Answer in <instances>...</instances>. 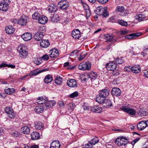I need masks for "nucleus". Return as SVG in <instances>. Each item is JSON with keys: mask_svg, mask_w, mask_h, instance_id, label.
Returning a JSON list of instances; mask_svg holds the SVG:
<instances>
[{"mask_svg": "<svg viewBox=\"0 0 148 148\" xmlns=\"http://www.w3.org/2000/svg\"><path fill=\"white\" fill-rule=\"evenodd\" d=\"M128 140L127 138L123 136L117 138L115 141L116 144L119 146H125L128 143Z\"/></svg>", "mask_w": 148, "mask_h": 148, "instance_id": "nucleus-1", "label": "nucleus"}, {"mask_svg": "<svg viewBox=\"0 0 148 148\" xmlns=\"http://www.w3.org/2000/svg\"><path fill=\"white\" fill-rule=\"evenodd\" d=\"M45 31V28L44 27H40L38 29V31L34 35V38L37 41L42 40L44 35L43 34V33Z\"/></svg>", "mask_w": 148, "mask_h": 148, "instance_id": "nucleus-2", "label": "nucleus"}, {"mask_svg": "<svg viewBox=\"0 0 148 148\" xmlns=\"http://www.w3.org/2000/svg\"><path fill=\"white\" fill-rule=\"evenodd\" d=\"M69 5V3L66 0H61L58 2V6L59 9L64 11L68 9Z\"/></svg>", "mask_w": 148, "mask_h": 148, "instance_id": "nucleus-3", "label": "nucleus"}, {"mask_svg": "<svg viewBox=\"0 0 148 148\" xmlns=\"http://www.w3.org/2000/svg\"><path fill=\"white\" fill-rule=\"evenodd\" d=\"M5 112L9 114L8 117L9 118L13 119L16 117V113L14 112L12 108L9 107H6L5 108Z\"/></svg>", "mask_w": 148, "mask_h": 148, "instance_id": "nucleus-4", "label": "nucleus"}, {"mask_svg": "<svg viewBox=\"0 0 148 148\" xmlns=\"http://www.w3.org/2000/svg\"><path fill=\"white\" fill-rule=\"evenodd\" d=\"M91 67V64L89 61L86 63H81L79 65L78 68L79 69L85 71L89 70Z\"/></svg>", "mask_w": 148, "mask_h": 148, "instance_id": "nucleus-5", "label": "nucleus"}, {"mask_svg": "<svg viewBox=\"0 0 148 148\" xmlns=\"http://www.w3.org/2000/svg\"><path fill=\"white\" fill-rule=\"evenodd\" d=\"M121 109L130 116H134L136 113V111L135 109L128 108L127 107L123 106Z\"/></svg>", "mask_w": 148, "mask_h": 148, "instance_id": "nucleus-6", "label": "nucleus"}, {"mask_svg": "<svg viewBox=\"0 0 148 148\" xmlns=\"http://www.w3.org/2000/svg\"><path fill=\"white\" fill-rule=\"evenodd\" d=\"M106 65L107 69L108 71H114L117 66L116 64L114 61L107 63Z\"/></svg>", "mask_w": 148, "mask_h": 148, "instance_id": "nucleus-7", "label": "nucleus"}, {"mask_svg": "<svg viewBox=\"0 0 148 148\" xmlns=\"http://www.w3.org/2000/svg\"><path fill=\"white\" fill-rule=\"evenodd\" d=\"M28 19V17L27 16L23 15L18 20V24L21 26L25 25L27 23V20Z\"/></svg>", "mask_w": 148, "mask_h": 148, "instance_id": "nucleus-8", "label": "nucleus"}, {"mask_svg": "<svg viewBox=\"0 0 148 148\" xmlns=\"http://www.w3.org/2000/svg\"><path fill=\"white\" fill-rule=\"evenodd\" d=\"M9 8V4L4 0L0 3V10L6 12Z\"/></svg>", "mask_w": 148, "mask_h": 148, "instance_id": "nucleus-9", "label": "nucleus"}, {"mask_svg": "<svg viewBox=\"0 0 148 148\" xmlns=\"http://www.w3.org/2000/svg\"><path fill=\"white\" fill-rule=\"evenodd\" d=\"M19 56L22 58H25L28 56V53L24 48H21L19 52Z\"/></svg>", "mask_w": 148, "mask_h": 148, "instance_id": "nucleus-10", "label": "nucleus"}, {"mask_svg": "<svg viewBox=\"0 0 148 148\" xmlns=\"http://www.w3.org/2000/svg\"><path fill=\"white\" fill-rule=\"evenodd\" d=\"M49 55L51 58H54L58 57L59 55L58 50L55 49H52L49 51Z\"/></svg>", "mask_w": 148, "mask_h": 148, "instance_id": "nucleus-11", "label": "nucleus"}, {"mask_svg": "<svg viewBox=\"0 0 148 148\" xmlns=\"http://www.w3.org/2000/svg\"><path fill=\"white\" fill-rule=\"evenodd\" d=\"M80 34L81 33L79 29H76L72 31V36L75 39H79L81 36Z\"/></svg>", "mask_w": 148, "mask_h": 148, "instance_id": "nucleus-12", "label": "nucleus"}, {"mask_svg": "<svg viewBox=\"0 0 148 148\" xmlns=\"http://www.w3.org/2000/svg\"><path fill=\"white\" fill-rule=\"evenodd\" d=\"M32 36L30 33L26 32L23 34L21 36V38L25 41H28L30 40L32 38Z\"/></svg>", "mask_w": 148, "mask_h": 148, "instance_id": "nucleus-13", "label": "nucleus"}, {"mask_svg": "<svg viewBox=\"0 0 148 148\" xmlns=\"http://www.w3.org/2000/svg\"><path fill=\"white\" fill-rule=\"evenodd\" d=\"M142 34L141 33H131L129 35H126L125 38L128 39H134L141 35Z\"/></svg>", "mask_w": 148, "mask_h": 148, "instance_id": "nucleus-14", "label": "nucleus"}, {"mask_svg": "<svg viewBox=\"0 0 148 148\" xmlns=\"http://www.w3.org/2000/svg\"><path fill=\"white\" fill-rule=\"evenodd\" d=\"M99 94L101 97L106 98L109 94V91L108 89H103L99 90Z\"/></svg>", "mask_w": 148, "mask_h": 148, "instance_id": "nucleus-15", "label": "nucleus"}, {"mask_svg": "<svg viewBox=\"0 0 148 148\" xmlns=\"http://www.w3.org/2000/svg\"><path fill=\"white\" fill-rule=\"evenodd\" d=\"M121 93V90L117 88H114L111 90V94L112 95L118 96L120 95Z\"/></svg>", "mask_w": 148, "mask_h": 148, "instance_id": "nucleus-16", "label": "nucleus"}, {"mask_svg": "<svg viewBox=\"0 0 148 148\" xmlns=\"http://www.w3.org/2000/svg\"><path fill=\"white\" fill-rule=\"evenodd\" d=\"M147 127L145 121H140L137 125V129L139 130H142Z\"/></svg>", "mask_w": 148, "mask_h": 148, "instance_id": "nucleus-17", "label": "nucleus"}, {"mask_svg": "<svg viewBox=\"0 0 148 148\" xmlns=\"http://www.w3.org/2000/svg\"><path fill=\"white\" fill-rule=\"evenodd\" d=\"M87 76L88 79H90V80L92 81H94L97 78V75L96 72H91L88 74Z\"/></svg>", "mask_w": 148, "mask_h": 148, "instance_id": "nucleus-18", "label": "nucleus"}, {"mask_svg": "<svg viewBox=\"0 0 148 148\" xmlns=\"http://www.w3.org/2000/svg\"><path fill=\"white\" fill-rule=\"evenodd\" d=\"M91 110L93 112L100 113L102 112V109L101 107L98 106H95L91 108Z\"/></svg>", "mask_w": 148, "mask_h": 148, "instance_id": "nucleus-19", "label": "nucleus"}, {"mask_svg": "<svg viewBox=\"0 0 148 148\" xmlns=\"http://www.w3.org/2000/svg\"><path fill=\"white\" fill-rule=\"evenodd\" d=\"M48 21L47 18L44 15H41L38 21L39 23L42 24H45L47 23Z\"/></svg>", "mask_w": 148, "mask_h": 148, "instance_id": "nucleus-20", "label": "nucleus"}, {"mask_svg": "<svg viewBox=\"0 0 148 148\" xmlns=\"http://www.w3.org/2000/svg\"><path fill=\"white\" fill-rule=\"evenodd\" d=\"M50 45L49 41L48 40H42L40 42V45L41 47L46 48Z\"/></svg>", "mask_w": 148, "mask_h": 148, "instance_id": "nucleus-21", "label": "nucleus"}, {"mask_svg": "<svg viewBox=\"0 0 148 148\" xmlns=\"http://www.w3.org/2000/svg\"><path fill=\"white\" fill-rule=\"evenodd\" d=\"M67 84L69 86L71 87H76L77 86V82L76 80L74 79H71L69 80H68Z\"/></svg>", "mask_w": 148, "mask_h": 148, "instance_id": "nucleus-22", "label": "nucleus"}, {"mask_svg": "<svg viewBox=\"0 0 148 148\" xmlns=\"http://www.w3.org/2000/svg\"><path fill=\"white\" fill-rule=\"evenodd\" d=\"M99 12L100 14H101L104 17H106L109 15V13L104 8H99L97 9Z\"/></svg>", "mask_w": 148, "mask_h": 148, "instance_id": "nucleus-23", "label": "nucleus"}, {"mask_svg": "<svg viewBox=\"0 0 148 148\" xmlns=\"http://www.w3.org/2000/svg\"><path fill=\"white\" fill-rule=\"evenodd\" d=\"M58 6L54 4H51L50 5L48 9V11L51 13H54L56 12L58 10Z\"/></svg>", "mask_w": 148, "mask_h": 148, "instance_id": "nucleus-24", "label": "nucleus"}, {"mask_svg": "<svg viewBox=\"0 0 148 148\" xmlns=\"http://www.w3.org/2000/svg\"><path fill=\"white\" fill-rule=\"evenodd\" d=\"M47 98L43 97H38L37 100V103L38 104H42L47 102Z\"/></svg>", "mask_w": 148, "mask_h": 148, "instance_id": "nucleus-25", "label": "nucleus"}, {"mask_svg": "<svg viewBox=\"0 0 148 148\" xmlns=\"http://www.w3.org/2000/svg\"><path fill=\"white\" fill-rule=\"evenodd\" d=\"M47 70H48V69H45L42 70L41 71H38L37 70H34L31 71L29 73V75L30 76H36L42 72L46 71Z\"/></svg>", "mask_w": 148, "mask_h": 148, "instance_id": "nucleus-26", "label": "nucleus"}, {"mask_svg": "<svg viewBox=\"0 0 148 148\" xmlns=\"http://www.w3.org/2000/svg\"><path fill=\"white\" fill-rule=\"evenodd\" d=\"M21 131L24 134H29L30 132V128L27 126H24L21 128Z\"/></svg>", "mask_w": 148, "mask_h": 148, "instance_id": "nucleus-27", "label": "nucleus"}, {"mask_svg": "<svg viewBox=\"0 0 148 148\" xmlns=\"http://www.w3.org/2000/svg\"><path fill=\"white\" fill-rule=\"evenodd\" d=\"M5 31L6 33L11 34L14 32L15 29L12 26H10L6 27Z\"/></svg>", "mask_w": 148, "mask_h": 148, "instance_id": "nucleus-28", "label": "nucleus"}, {"mask_svg": "<svg viewBox=\"0 0 148 148\" xmlns=\"http://www.w3.org/2000/svg\"><path fill=\"white\" fill-rule=\"evenodd\" d=\"M105 99L103 97L100 96V95L99 94V95L96 98L95 101L99 104H102L104 103Z\"/></svg>", "mask_w": 148, "mask_h": 148, "instance_id": "nucleus-29", "label": "nucleus"}, {"mask_svg": "<svg viewBox=\"0 0 148 148\" xmlns=\"http://www.w3.org/2000/svg\"><path fill=\"white\" fill-rule=\"evenodd\" d=\"M60 146L58 141H53L51 145L50 148H60Z\"/></svg>", "mask_w": 148, "mask_h": 148, "instance_id": "nucleus-30", "label": "nucleus"}, {"mask_svg": "<svg viewBox=\"0 0 148 148\" xmlns=\"http://www.w3.org/2000/svg\"><path fill=\"white\" fill-rule=\"evenodd\" d=\"M31 136L32 140L38 139L40 137L39 134L38 132H33L31 134Z\"/></svg>", "mask_w": 148, "mask_h": 148, "instance_id": "nucleus-31", "label": "nucleus"}, {"mask_svg": "<svg viewBox=\"0 0 148 148\" xmlns=\"http://www.w3.org/2000/svg\"><path fill=\"white\" fill-rule=\"evenodd\" d=\"M53 80L51 75L49 74L47 75L44 79V82L47 84L51 82Z\"/></svg>", "mask_w": 148, "mask_h": 148, "instance_id": "nucleus-32", "label": "nucleus"}, {"mask_svg": "<svg viewBox=\"0 0 148 148\" xmlns=\"http://www.w3.org/2000/svg\"><path fill=\"white\" fill-rule=\"evenodd\" d=\"M145 16L144 14H141L137 15L135 16V19L139 21H143L145 18Z\"/></svg>", "mask_w": 148, "mask_h": 148, "instance_id": "nucleus-33", "label": "nucleus"}, {"mask_svg": "<svg viewBox=\"0 0 148 148\" xmlns=\"http://www.w3.org/2000/svg\"><path fill=\"white\" fill-rule=\"evenodd\" d=\"M50 18L52 21L53 22H57L61 19L60 17L59 14H57L54 15L52 17H51Z\"/></svg>", "mask_w": 148, "mask_h": 148, "instance_id": "nucleus-34", "label": "nucleus"}, {"mask_svg": "<svg viewBox=\"0 0 148 148\" xmlns=\"http://www.w3.org/2000/svg\"><path fill=\"white\" fill-rule=\"evenodd\" d=\"M138 113V115L141 116H143L146 115L148 114V112L144 109L140 108Z\"/></svg>", "mask_w": 148, "mask_h": 148, "instance_id": "nucleus-35", "label": "nucleus"}, {"mask_svg": "<svg viewBox=\"0 0 148 148\" xmlns=\"http://www.w3.org/2000/svg\"><path fill=\"white\" fill-rule=\"evenodd\" d=\"M35 126L36 129L38 130H42L44 127L43 123L40 122H35Z\"/></svg>", "mask_w": 148, "mask_h": 148, "instance_id": "nucleus-36", "label": "nucleus"}, {"mask_svg": "<svg viewBox=\"0 0 148 148\" xmlns=\"http://www.w3.org/2000/svg\"><path fill=\"white\" fill-rule=\"evenodd\" d=\"M4 91L6 94L9 95L14 93L15 92V90L14 88H8L5 89Z\"/></svg>", "mask_w": 148, "mask_h": 148, "instance_id": "nucleus-37", "label": "nucleus"}, {"mask_svg": "<svg viewBox=\"0 0 148 148\" xmlns=\"http://www.w3.org/2000/svg\"><path fill=\"white\" fill-rule=\"evenodd\" d=\"M5 67L10 68L11 69H14L15 67V66L11 64H8L4 63H3L0 64V67Z\"/></svg>", "mask_w": 148, "mask_h": 148, "instance_id": "nucleus-38", "label": "nucleus"}, {"mask_svg": "<svg viewBox=\"0 0 148 148\" xmlns=\"http://www.w3.org/2000/svg\"><path fill=\"white\" fill-rule=\"evenodd\" d=\"M114 61L115 62L116 64H122L124 61L123 60V58L122 57H121L120 58L118 57Z\"/></svg>", "mask_w": 148, "mask_h": 148, "instance_id": "nucleus-39", "label": "nucleus"}, {"mask_svg": "<svg viewBox=\"0 0 148 148\" xmlns=\"http://www.w3.org/2000/svg\"><path fill=\"white\" fill-rule=\"evenodd\" d=\"M131 71H132L134 73H138L140 72V67L133 66L131 67Z\"/></svg>", "mask_w": 148, "mask_h": 148, "instance_id": "nucleus-40", "label": "nucleus"}, {"mask_svg": "<svg viewBox=\"0 0 148 148\" xmlns=\"http://www.w3.org/2000/svg\"><path fill=\"white\" fill-rule=\"evenodd\" d=\"M62 78L60 76H57L55 77V82L56 84L60 85L62 83Z\"/></svg>", "mask_w": 148, "mask_h": 148, "instance_id": "nucleus-41", "label": "nucleus"}, {"mask_svg": "<svg viewBox=\"0 0 148 148\" xmlns=\"http://www.w3.org/2000/svg\"><path fill=\"white\" fill-rule=\"evenodd\" d=\"M34 110L36 113L39 114L42 112L43 108L41 106H36Z\"/></svg>", "mask_w": 148, "mask_h": 148, "instance_id": "nucleus-42", "label": "nucleus"}, {"mask_svg": "<svg viewBox=\"0 0 148 148\" xmlns=\"http://www.w3.org/2000/svg\"><path fill=\"white\" fill-rule=\"evenodd\" d=\"M114 37V36L112 34H107L104 37V39L107 41H110Z\"/></svg>", "mask_w": 148, "mask_h": 148, "instance_id": "nucleus-43", "label": "nucleus"}, {"mask_svg": "<svg viewBox=\"0 0 148 148\" xmlns=\"http://www.w3.org/2000/svg\"><path fill=\"white\" fill-rule=\"evenodd\" d=\"M105 106H112L111 101L109 99H105L104 102L103 103Z\"/></svg>", "mask_w": 148, "mask_h": 148, "instance_id": "nucleus-44", "label": "nucleus"}, {"mask_svg": "<svg viewBox=\"0 0 148 148\" xmlns=\"http://www.w3.org/2000/svg\"><path fill=\"white\" fill-rule=\"evenodd\" d=\"M40 16V14L38 12H36L33 14L32 18L34 19L37 20L38 21Z\"/></svg>", "mask_w": 148, "mask_h": 148, "instance_id": "nucleus-45", "label": "nucleus"}, {"mask_svg": "<svg viewBox=\"0 0 148 148\" xmlns=\"http://www.w3.org/2000/svg\"><path fill=\"white\" fill-rule=\"evenodd\" d=\"M90 141V144H91L93 146L96 144L98 143L99 140L97 137H96L92 139Z\"/></svg>", "mask_w": 148, "mask_h": 148, "instance_id": "nucleus-46", "label": "nucleus"}, {"mask_svg": "<svg viewBox=\"0 0 148 148\" xmlns=\"http://www.w3.org/2000/svg\"><path fill=\"white\" fill-rule=\"evenodd\" d=\"M118 23L122 26H127V22L123 20H119Z\"/></svg>", "mask_w": 148, "mask_h": 148, "instance_id": "nucleus-47", "label": "nucleus"}, {"mask_svg": "<svg viewBox=\"0 0 148 148\" xmlns=\"http://www.w3.org/2000/svg\"><path fill=\"white\" fill-rule=\"evenodd\" d=\"M67 107L68 109L70 110L71 111H73L75 107V105L72 103H70L68 105Z\"/></svg>", "mask_w": 148, "mask_h": 148, "instance_id": "nucleus-48", "label": "nucleus"}, {"mask_svg": "<svg viewBox=\"0 0 148 148\" xmlns=\"http://www.w3.org/2000/svg\"><path fill=\"white\" fill-rule=\"evenodd\" d=\"M125 10L123 6H118L116 8V11L117 12H122Z\"/></svg>", "mask_w": 148, "mask_h": 148, "instance_id": "nucleus-49", "label": "nucleus"}, {"mask_svg": "<svg viewBox=\"0 0 148 148\" xmlns=\"http://www.w3.org/2000/svg\"><path fill=\"white\" fill-rule=\"evenodd\" d=\"M78 95V92L77 91H75L70 94L69 95V97L71 98H73L77 97Z\"/></svg>", "mask_w": 148, "mask_h": 148, "instance_id": "nucleus-50", "label": "nucleus"}, {"mask_svg": "<svg viewBox=\"0 0 148 148\" xmlns=\"http://www.w3.org/2000/svg\"><path fill=\"white\" fill-rule=\"evenodd\" d=\"M42 62L41 59L40 58H37V60H35L34 62L36 65H39Z\"/></svg>", "mask_w": 148, "mask_h": 148, "instance_id": "nucleus-51", "label": "nucleus"}, {"mask_svg": "<svg viewBox=\"0 0 148 148\" xmlns=\"http://www.w3.org/2000/svg\"><path fill=\"white\" fill-rule=\"evenodd\" d=\"M11 135L14 137H17L18 135V132L17 131H14L11 133Z\"/></svg>", "mask_w": 148, "mask_h": 148, "instance_id": "nucleus-52", "label": "nucleus"}, {"mask_svg": "<svg viewBox=\"0 0 148 148\" xmlns=\"http://www.w3.org/2000/svg\"><path fill=\"white\" fill-rule=\"evenodd\" d=\"M92 147L93 146L91 144H90V141H89L88 143L86 144L83 147V148H92Z\"/></svg>", "mask_w": 148, "mask_h": 148, "instance_id": "nucleus-53", "label": "nucleus"}, {"mask_svg": "<svg viewBox=\"0 0 148 148\" xmlns=\"http://www.w3.org/2000/svg\"><path fill=\"white\" fill-rule=\"evenodd\" d=\"M49 57L48 55L46 54L44 55L41 58V59L44 60H47L49 59Z\"/></svg>", "mask_w": 148, "mask_h": 148, "instance_id": "nucleus-54", "label": "nucleus"}, {"mask_svg": "<svg viewBox=\"0 0 148 148\" xmlns=\"http://www.w3.org/2000/svg\"><path fill=\"white\" fill-rule=\"evenodd\" d=\"M18 20L17 19L14 18L11 19L10 21L14 25L16 23H18Z\"/></svg>", "mask_w": 148, "mask_h": 148, "instance_id": "nucleus-55", "label": "nucleus"}, {"mask_svg": "<svg viewBox=\"0 0 148 148\" xmlns=\"http://www.w3.org/2000/svg\"><path fill=\"white\" fill-rule=\"evenodd\" d=\"M86 55L85 54L83 53H82L80 54L79 57L78 58V60L79 61H81L86 56Z\"/></svg>", "mask_w": 148, "mask_h": 148, "instance_id": "nucleus-56", "label": "nucleus"}, {"mask_svg": "<svg viewBox=\"0 0 148 148\" xmlns=\"http://www.w3.org/2000/svg\"><path fill=\"white\" fill-rule=\"evenodd\" d=\"M124 71L127 72H130L131 71V67L130 66H125L124 69Z\"/></svg>", "mask_w": 148, "mask_h": 148, "instance_id": "nucleus-57", "label": "nucleus"}, {"mask_svg": "<svg viewBox=\"0 0 148 148\" xmlns=\"http://www.w3.org/2000/svg\"><path fill=\"white\" fill-rule=\"evenodd\" d=\"M48 102H49L50 105L51 106V107L55 106L56 104V102L54 101H49Z\"/></svg>", "mask_w": 148, "mask_h": 148, "instance_id": "nucleus-58", "label": "nucleus"}, {"mask_svg": "<svg viewBox=\"0 0 148 148\" xmlns=\"http://www.w3.org/2000/svg\"><path fill=\"white\" fill-rule=\"evenodd\" d=\"M112 74L114 76H117L120 73L118 70H116L115 71H113Z\"/></svg>", "mask_w": 148, "mask_h": 148, "instance_id": "nucleus-59", "label": "nucleus"}, {"mask_svg": "<svg viewBox=\"0 0 148 148\" xmlns=\"http://www.w3.org/2000/svg\"><path fill=\"white\" fill-rule=\"evenodd\" d=\"M115 21V19L113 17H111L108 20V22H114Z\"/></svg>", "mask_w": 148, "mask_h": 148, "instance_id": "nucleus-60", "label": "nucleus"}, {"mask_svg": "<svg viewBox=\"0 0 148 148\" xmlns=\"http://www.w3.org/2000/svg\"><path fill=\"white\" fill-rule=\"evenodd\" d=\"M98 2L102 4L106 3L109 0H97Z\"/></svg>", "mask_w": 148, "mask_h": 148, "instance_id": "nucleus-61", "label": "nucleus"}, {"mask_svg": "<svg viewBox=\"0 0 148 148\" xmlns=\"http://www.w3.org/2000/svg\"><path fill=\"white\" fill-rule=\"evenodd\" d=\"M128 31L127 30H122L121 32V34L125 35L128 33Z\"/></svg>", "mask_w": 148, "mask_h": 148, "instance_id": "nucleus-62", "label": "nucleus"}, {"mask_svg": "<svg viewBox=\"0 0 148 148\" xmlns=\"http://www.w3.org/2000/svg\"><path fill=\"white\" fill-rule=\"evenodd\" d=\"M58 103L60 107H63L64 106V102L62 101H59Z\"/></svg>", "mask_w": 148, "mask_h": 148, "instance_id": "nucleus-63", "label": "nucleus"}, {"mask_svg": "<svg viewBox=\"0 0 148 148\" xmlns=\"http://www.w3.org/2000/svg\"><path fill=\"white\" fill-rule=\"evenodd\" d=\"M3 132L2 131L0 130V140H2L4 139V138L3 135Z\"/></svg>", "mask_w": 148, "mask_h": 148, "instance_id": "nucleus-64", "label": "nucleus"}]
</instances>
